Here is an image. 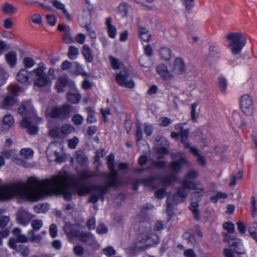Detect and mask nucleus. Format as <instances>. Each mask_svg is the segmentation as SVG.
<instances>
[{
	"label": "nucleus",
	"instance_id": "f257e3e1",
	"mask_svg": "<svg viewBox=\"0 0 257 257\" xmlns=\"http://www.w3.org/2000/svg\"><path fill=\"white\" fill-rule=\"evenodd\" d=\"M107 164L111 173L106 175L107 182L103 184H93L89 187L78 180H71L66 172L60 173L57 176H53L51 179L39 181L37 178L30 177L29 183L37 185L39 200L42 197L53 194H61L67 201L71 199L73 190L79 196H83L92 191L89 201L96 203L99 199L104 201V196L110 187L119 184L117 172L114 170V155L110 154L106 157Z\"/></svg>",
	"mask_w": 257,
	"mask_h": 257
},
{
	"label": "nucleus",
	"instance_id": "f03ea898",
	"mask_svg": "<svg viewBox=\"0 0 257 257\" xmlns=\"http://www.w3.org/2000/svg\"><path fill=\"white\" fill-rule=\"evenodd\" d=\"M18 181L14 183L0 186V200H10L15 197L27 199L30 201L39 200L37 185Z\"/></svg>",
	"mask_w": 257,
	"mask_h": 257
},
{
	"label": "nucleus",
	"instance_id": "7ed1b4c3",
	"mask_svg": "<svg viewBox=\"0 0 257 257\" xmlns=\"http://www.w3.org/2000/svg\"><path fill=\"white\" fill-rule=\"evenodd\" d=\"M139 231L137 243L138 247L146 248L159 242V236L155 233H151V225L149 222H141L139 227Z\"/></svg>",
	"mask_w": 257,
	"mask_h": 257
},
{
	"label": "nucleus",
	"instance_id": "20e7f679",
	"mask_svg": "<svg viewBox=\"0 0 257 257\" xmlns=\"http://www.w3.org/2000/svg\"><path fill=\"white\" fill-rule=\"evenodd\" d=\"M225 39L227 41L228 47L233 55L240 54L243 47L246 44V38L241 32H230L225 35Z\"/></svg>",
	"mask_w": 257,
	"mask_h": 257
},
{
	"label": "nucleus",
	"instance_id": "39448f33",
	"mask_svg": "<svg viewBox=\"0 0 257 257\" xmlns=\"http://www.w3.org/2000/svg\"><path fill=\"white\" fill-rule=\"evenodd\" d=\"M45 67L43 63L38 64V67L33 70L32 72L37 77L34 81V85L39 87L50 86L51 84V80L45 73Z\"/></svg>",
	"mask_w": 257,
	"mask_h": 257
},
{
	"label": "nucleus",
	"instance_id": "423d86ee",
	"mask_svg": "<svg viewBox=\"0 0 257 257\" xmlns=\"http://www.w3.org/2000/svg\"><path fill=\"white\" fill-rule=\"evenodd\" d=\"M72 107L68 104H64L61 107H54L52 108H47L46 110L47 115L52 118L64 119L68 117L72 110Z\"/></svg>",
	"mask_w": 257,
	"mask_h": 257
},
{
	"label": "nucleus",
	"instance_id": "0eeeda50",
	"mask_svg": "<svg viewBox=\"0 0 257 257\" xmlns=\"http://www.w3.org/2000/svg\"><path fill=\"white\" fill-rule=\"evenodd\" d=\"M224 236L223 240L224 242H228L231 247H234V252L238 255L244 254L245 250L242 247L240 239H236L231 240L230 236L226 233H223Z\"/></svg>",
	"mask_w": 257,
	"mask_h": 257
},
{
	"label": "nucleus",
	"instance_id": "6e6552de",
	"mask_svg": "<svg viewBox=\"0 0 257 257\" xmlns=\"http://www.w3.org/2000/svg\"><path fill=\"white\" fill-rule=\"evenodd\" d=\"M129 73L126 70L123 69L116 76L117 83L121 86L126 88H133L135 86V83L133 80H128Z\"/></svg>",
	"mask_w": 257,
	"mask_h": 257
},
{
	"label": "nucleus",
	"instance_id": "1a4fd4ad",
	"mask_svg": "<svg viewBox=\"0 0 257 257\" xmlns=\"http://www.w3.org/2000/svg\"><path fill=\"white\" fill-rule=\"evenodd\" d=\"M240 105L242 112L244 114L250 115L253 113L252 100L248 95L245 94L241 97Z\"/></svg>",
	"mask_w": 257,
	"mask_h": 257
},
{
	"label": "nucleus",
	"instance_id": "9d476101",
	"mask_svg": "<svg viewBox=\"0 0 257 257\" xmlns=\"http://www.w3.org/2000/svg\"><path fill=\"white\" fill-rule=\"evenodd\" d=\"M33 121L32 117H25L20 122L21 127L27 128V132L30 135H35L38 131L37 126Z\"/></svg>",
	"mask_w": 257,
	"mask_h": 257
},
{
	"label": "nucleus",
	"instance_id": "9b49d317",
	"mask_svg": "<svg viewBox=\"0 0 257 257\" xmlns=\"http://www.w3.org/2000/svg\"><path fill=\"white\" fill-rule=\"evenodd\" d=\"M186 70V65L184 60L179 57L176 58L173 62L172 72L177 75L182 74Z\"/></svg>",
	"mask_w": 257,
	"mask_h": 257
},
{
	"label": "nucleus",
	"instance_id": "f8f14e48",
	"mask_svg": "<svg viewBox=\"0 0 257 257\" xmlns=\"http://www.w3.org/2000/svg\"><path fill=\"white\" fill-rule=\"evenodd\" d=\"M33 217L31 214L24 209H20L17 214V221L23 225H27Z\"/></svg>",
	"mask_w": 257,
	"mask_h": 257
},
{
	"label": "nucleus",
	"instance_id": "ddd939ff",
	"mask_svg": "<svg viewBox=\"0 0 257 257\" xmlns=\"http://www.w3.org/2000/svg\"><path fill=\"white\" fill-rule=\"evenodd\" d=\"M157 73L164 79L169 80L173 79L174 75L168 68L167 65L161 64L156 68Z\"/></svg>",
	"mask_w": 257,
	"mask_h": 257
},
{
	"label": "nucleus",
	"instance_id": "4468645a",
	"mask_svg": "<svg viewBox=\"0 0 257 257\" xmlns=\"http://www.w3.org/2000/svg\"><path fill=\"white\" fill-rule=\"evenodd\" d=\"M186 165L189 166L188 162L184 158H181L179 160L172 162L170 165V170L174 173H177L181 171L183 165Z\"/></svg>",
	"mask_w": 257,
	"mask_h": 257
},
{
	"label": "nucleus",
	"instance_id": "2eb2a0df",
	"mask_svg": "<svg viewBox=\"0 0 257 257\" xmlns=\"http://www.w3.org/2000/svg\"><path fill=\"white\" fill-rule=\"evenodd\" d=\"M91 20V12L89 10L83 11L79 17V21L82 27H85L90 25Z\"/></svg>",
	"mask_w": 257,
	"mask_h": 257
},
{
	"label": "nucleus",
	"instance_id": "dca6fc26",
	"mask_svg": "<svg viewBox=\"0 0 257 257\" xmlns=\"http://www.w3.org/2000/svg\"><path fill=\"white\" fill-rule=\"evenodd\" d=\"M32 72H29L25 68L20 69L16 75L17 80L21 83H27L30 84L29 75Z\"/></svg>",
	"mask_w": 257,
	"mask_h": 257
},
{
	"label": "nucleus",
	"instance_id": "f3484780",
	"mask_svg": "<svg viewBox=\"0 0 257 257\" xmlns=\"http://www.w3.org/2000/svg\"><path fill=\"white\" fill-rule=\"evenodd\" d=\"M63 229L69 237H77L79 232V230L77 229L74 225L70 223H66L63 227Z\"/></svg>",
	"mask_w": 257,
	"mask_h": 257
},
{
	"label": "nucleus",
	"instance_id": "a211bd4d",
	"mask_svg": "<svg viewBox=\"0 0 257 257\" xmlns=\"http://www.w3.org/2000/svg\"><path fill=\"white\" fill-rule=\"evenodd\" d=\"M183 185L188 188L190 190H193L192 194L194 195L200 194L203 192L204 189L201 187H198L195 183L191 181L185 179L183 180Z\"/></svg>",
	"mask_w": 257,
	"mask_h": 257
},
{
	"label": "nucleus",
	"instance_id": "6ab92c4d",
	"mask_svg": "<svg viewBox=\"0 0 257 257\" xmlns=\"http://www.w3.org/2000/svg\"><path fill=\"white\" fill-rule=\"evenodd\" d=\"M17 102V99L15 96L8 95L4 99L1 106L3 108L8 109L16 104Z\"/></svg>",
	"mask_w": 257,
	"mask_h": 257
},
{
	"label": "nucleus",
	"instance_id": "aec40b11",
	"mask_svg": "<svg viewBox=\"0 0 257 257\" xmlns=\"http://www.w3.org/2000/svg\"><path fill=\"white\" fill-rule=\"evenodd\" d=\"M51 2L53 6L57 9L62 11L63 14L65 16L68 21H71V15L68 13L67 10L65 9V5L57 0H51Z\"/></svg>",
	"mask_w": 257,
	"mask_h": 257
},
{
	"label": "nucleus",
	"instance_id": "412c9836",
	"mask_svg": "<svg viewBox=\"0 0 257 257\" xmlns=\"http://www.w3.org/2000/svg\"><path fill=\"white\" fill-rule=\"evenodd\" d=\"M5 59L10 66L14 67L17 62V54L15 51H11L5 55Z\"/></svg>",
	"mask_w": 257,
	"mask_h": 257
},
{
	"label": "nucleus",
	"instance_id": "4be33fe9",
	"mask_svg": "<svg viewBox=\"0 0 257 257\" xmlns=\"http://www.w3.org/2000/svg\"><path fill=\"white\" fill-rule=\"evenodd\" d=\"M14 123V119L12 115L6 114L3 117L2 127L4 130H9Z\"/></svg>",
	"mask_w": 257,
	"mask_h": 257
},
{
	"label": "nucleus",
	"instance_id": "5701e85b",
	"mask_svg": "<svg viewBox=\"0 0 257 257\" xmlns=\"http://www.w3.org/2000/svg\"><path fill=\"white\" fill-rule=\"evenodd\" d=\"M190 152H191L193 155L197 157V162L202 166H205L206 165V160L204 157L201 155L199 152L197 148L195 147H190Z\"/></svg>",
	"mask_w": 257,
	"mask_h": 257
},
{
	"label": "nucleus",
	"instance_id": "b1692460",
	"mask_svg": "<svg viewBox=\"0 0 257 257\" xmlns=\"http://www.w3.org/2000/svg\"><path fill=\"white\" fill-rule=\"evenodd\" d=\"M2 10L3 13L8 15H12L14 14L18 10L16 7L9 3H5L3 4Z\"/></svg>",
	"mask_w": 257,
	"mask_h": 257
},
{
	"label": "nucleus",
	"instance_id": "393cba45",
	"mask_svg": "<svg viewBox=\"0 0 257 257\" xmlns=\"http://www.w3.org/2000/svg\"><path fill=\"white\" fill-rule=\"evenodd\" d=\"M36 231L30 230L28 232V241H31L36 243H40L42 239V237L40 234L35 233Z\"/></svg>",
	"mask_w": 257,
	"mask_h": 257
},
{
	"label": "nucleus",
	"instance_id": "a878e982",
	"mask_svg": "<svg viewBox=\"0 0 257 257\" xmlns=\"http://www.w3.org/2000/svg\"><path fill=\"white\" fill-rule=\"evenodd\" d=\"M111 19L107 18L106 20L105 24L107 26V31L109 36L111 38H115L116 34V29L111 24Z\"/></svg>",
	"mask_w": 257,
	"mask_h": 257
},
{
	"label": "nucleus",
	"instance_id": "bb28decb",
	"mask_svg": "<svg viewBox=\"0 0 257 257\" xmlns=\"http://www.w3.org/2000/svg\"><path fill=\"white\" fill-rule=\"evenodd\" d=\"M13 233L18 242L23 243L28 242L27 237L21 233V230L19 228H15L13 230Z\"/></svg>",
	"mask_w": 257,
	"mask_h": 257
},
{
	"label": "nucleus",
	"instance_id": "cd10ccee",
	"mask_svg": "<svg viewBox=\"0 0 257 257\" xmlns=\"http://www.w3.org/2000/svg\"><path fill=\"white\" fill-rule=\"evenodd\" d=\"M82 53L85 60L89 63H91L93 60V56L91 53L90 48L87 45L83 46Z\"/></svg>",
	"mask_w": 257,
	"mask_h": 257
},
{
	"label": "nucleus",
	"instance_id": "c85d7f7f",
	"mask_svg": "<svg viewBox=\"0 0 257 257\" xmlns=\"http://www.w3.org/2000/svg\"><path fill=\"white\" fill-rule=\"evenodd\" d=\"M68 83V77L67 76H63L58 79V82L56 85V88L58 92L63 91L64 88L67 85Z\"/></svg>",
	"mask_w": 257,
	"mask_h": 257
},
{
	"label": "nucleus",
	"instance_id": "c756f323",
	"mask_svg": "<svg viewBox=\"0 0 257 257\" xmlns=\"http://www.w3.org/2000/svg\"><path fill=\"white\" fill-rule=\"evenodd\" d=\"M189 134V130L186 129L184 131H182L180 133V136L181 138V142L184 144L185 148H189L190 150V144L189 143L187 142V141L188 138V136Z\"/></svg>",
	"mask_w": 257,
	"mask_h": 257
},
{
	"label": "nucleus",
	"instance_id": "7c9ffc66",
	"mask_svg": "<svg viewBox=\"0 0 257 257\" xmlns=\"http://www.w3.org/2000/svg\"><path fill=\"white\" fill-rule=\"evenodd\" d=\"M66 97L68 101L73 104L78 103L81 99V95L76 92H68Z\"/></svg>",
	"mask_w": 257,
	"mask_h": 257
},
{
	"label": "nucleus",
	"instance_id": "2f4dec72",
	"mask_svg": "<svg viewBox=\"0 0 257 257\" xmlns=\"http://www.w3.org/2000/svg\"><path fill=\"white\" fill-rule=\"evenodd\" d=\"M219 57L218 53L217 52L213 50L210 51L206 58V61L208 62V65L210 67H212Z\"/></svg>",
	"mask_w": 257,
	"mask_h": 257
},
{
	"label": "nucleus",
	"instance_id": "473e14b6",
	"mask_svg": "<svg viewBox=\"0 0 257 257\" xmlns=\"http://www.w3.org/2000/svg\"><path fill=\"white\" fill-rule=\"evenodd\" d=\"M198 207L199 204L197 202L192 201L190 206V209L193 213L194 218L197 220L200 219V212Z\"/></svg>",
	"mask_w": 257,
	"mask_h": 257
},
{
	"label": "nucleus",
	"instance_id": "72a5a7b5",
	"mask_svg": "<svg viewBox=\"0 0 257 257\" xmlns=\"http://www.w3.org/2000/svg\"><path fill=\"white\" fill-rule=\"evenodd\" d=\"M139 31L142 40L145 42H148L150 40L151 35L146 28H140Z\"/></svg>",
	"mask_w": 257,
	"mask_h": 257
},
{
	"label": "nucleus",
	"instance_id": "f704fd0d",
	"mask_svg": "<svg viewBox=\"0 0 257 257\" xmlns=\"http://www.w3.org/2000/svg\"><path fill=\"white\" fill-rule=\"evenodd\" d=\"M2 154L6 159H11L13 161L17 159V155L14 150H4Z\"/></svg>",
	"mask_w": 257,
	"mask_h": 257
},
{
	"label": "nucleus",
	"instance_id": "c9c22d12",
	"mask_svg": "<svg viewBox=\"0 0 257 257\" xmlns=\"http://www.w3.org/2000/svg\"><path fill=\"white\" fill-rule=\"evenodd\" d=\"M79 54L78 49L74 46H70L69 48L68 57L71 60H74L77 58Z\"/></svg>",
	"mask_w": 257,
	"mask_h": 257
},
{
	"label": "nucleus",
	"instance_id": "e433bc0d",
	"mask_svg": "<svg viewBox=\"0 0 257 257\" xmlns=\"http://www.w3.org/2000/svg\"><path fill=\"white\" fill-rule=\"evenodd\" d=\"M79 240L82 242H87L93 238L92 235L89 232H80L77 237Z\"/></svg>",
	"mask_w": 257,
	"mask_h": 257
},
{
	"label": "nucleus",
	"instance_id": "4c0bfd02",
	"mask_svg": "<svg viewBox=\"0 0 257 257\" xmlns=\"http://www.w3.org/2000/svg\"><path fill=\"white\" fill-rule=\"evenodd\" d=\"M248 231L250 235L257 241V223L252 222L248 227Z\"/></svg>",
	"mask_w": 257,
	"mask_h": 257
},
{
	"label": "nucleus",
	"instance_id": "58836bf2",
	"mask_svg": "<svg viewBox=\"0 0 257 257\" xmlns=\"http://www.w3.org/2000/svg\"><path fill=\"white\" fill-rule=\"evenodd\" d=\"M160 55L162 58L165 60H169L171 57V52L170 49L167 48H162L160 49Z\"/></svg>",
	"mask_w": 257,
	"mask_h": 257
},
{
	"label": "nucleus",
	"instance_id": "ea45409f",
	"mask_svg": "<svg viewBox=\"0 0 257 257\" xmlns=\"http://www.w3.org/2000/svg\"><path fill=\"white\" fill-rule=\"evenodd\" d=\"M75 128L69 124H64L61 128V133L62 134L67 135L73 132Z\"/></svg>",
	"mask_w": 257,
	"mask_h": 257
},
{
	"label": "nucleus",
	"instance_id": "a19ab883",
	"mask_svg": "<svg viewBox=\"0 0 257 257\" xmlns=\"http://www.w3.org/2000/svg\"><path fill=\"white\" fill-rule=\"evenodd\" d=\"M118 11L121 18L126 17L127 14V4L123 3L118 7Z\"/></svg>",
	"mask_w": 257,
	"mask_h": 257
},
{
	"label": "nucleus",
	"instance_id": "79ce46f5",
	"mask_svg": "<svg viewBox=\"0 0 257 257\" xmlns=\"http://www.w3.org/2000/svg\"><path fill=\"white\" fill-rule=\"evenodd\" d=\"M76 159L80 163H85L87 161V157L84 152L81 150L77 151L76 152Z\"/></svg>",
	"mask_w": 257,
	"mask_h": 257
},
{
	"label": "nucleus",
	"instance_id": "37998d69",
	"mask_svg": "<svg viewBox=\"0 0 257 257\" xmlns=\"http://www.w3.org/2000/svg\"><path fill=\"white\" fill-rule=\"evenodd\" d=\"M158 179L156 176H151L145 179H140L138 181L139 182L142 183L146 186H153L154 182Z\"/></svg>",
	"mask_w": 257,
	"mask_h": 257
},
{
	"label": "nucleus",
	"instance_id": "c03bdc74",
	"mask_svg": "<svg viewBox=\"0 0 257 257\" xmlns=\"http://www.w3.org/2000/svg\"><path fill=\"white\" fill-rule=\"evenodd\" d=\"M71 30L67 29L66 30V33H64L63 35V40L64 42L67 44H70L74 42L73 38L71 37Z\"/></svg>",
	"mask_w": 257,
	"mask_h": 257
},
{
	"label": "nucleus",
	"instance_id": "a18cd8bd",
	"mask_svg": "<svg viewBox=\"0 0 257 257\" xmlns=\"http://www.w3.org/2000/svg\"><path fill=\"white\" fill-rule=\"evenodd\" d=\"M227 81L224 77H219L218 79V86L220 91L225 93L227 89Z\"/></svg>",
	"mask_w": 257,
	"mask_h": 257
},
{
	"label": "nucleus",
	"instance_id": "49530a36",
	"mask_svg": "<svg viewBox=\"0 0 257 257\" xmlns=\"http://www.w3.org/2000/svg\"><path fill=\"white\" fill-rule=\"evenodd\" d=\"M43 221L42 220L34 219L31 222V226L32 227V230L38 231L43 226Z\"/></svg>",
	"mask_w": 257,
	"mask_h": 257
},
{
	"label": "nucleus",
	"instance_id": "de8ad7c7",
	"mask_svg": "<svg viewBox=\"0 0 257 257\" xmlns=\"http://www.w3.org/2000/svg\"><path fill=\"white\" fill-rule=\"evenodd\" d=\"M23 63L25 66V68H32L35 65V61L31 57H25L23 59Z\"/></svg>",
	"mask_w": 257,
	"mask_h": 257
},
{
	"label": "nucleus",
	"instance_id": "09e8293b",
	"mask_svg": "<svg viewBox=\"0 0 257 257\" xmlns=\"http://www.w3.org/2000/svg\"><path fill=\"white\" fill-rule=\"evenodd\" d=\"M197 106V104L196 103H193L191 104V118L193 122H196L197 120L198 115L196 111Z\"/></svg>",
	"mask_w": 257,
	"mask_h": 257
},
{
	"label": "nucleus",
	"instance_id": "8fccbe9b",
	"mask_svg": "<svg viewBox=\"0 0 257 257\" xmlns=\"http://www.w3.org/2000/svg\"><path fill=\"white\" fill-rule=\"evenodd\" d=\"M135 136L136 137V140L137 142L142 140L143 132L142 131L141 125L140 123H138L137 124Z\"/></svg>",
	"mask_w": 257,
	"mask_h": 257
},
{
	"label": "nucleus",
	"instance_id": "3c124183",
	"mask_svg": "<svg viewBox=\"0 0 257 257\" xmlns=\"http://www.w3.org/2000/svg\"><path fill=\"white\" fill-rule=\"evenodd\" d=\"M18 251L23 256H28L30 254V249L26 245H21L18 248Z\"/></svg>",
	"mask_w": 257,
	"mask_h": 257
},
{
	"label": "nucleus",
	"instance_id": "603ef678",
	"mask_svg": "<svg viewBox=\"0 0 257 257\" xmlns=\"http://www.w3.org/2000/svg\"><path fill=\"white\" fill-rule=\"evenodd\" d=\"M103 254L107 256H110L116 254V251L112 246H107L102 250Z\"/></svg>",
	"mask_w": 257,
	"mask_h": 257
},
{
	"label": "nucleus",
	"instance_id": "864d4df0",
	"mask_svg": "<svg viewBox=\"0 0 257 257\" xmlns=\"http://www.w3.org/2000/svg\"><path fill=\"white\" fill-rule=\"evenodd\" d=\"M187 189H188L187 187L183 185V181L182 184V187L178 189L177 194L181 198H186L187 196L188 192Z\"/></svg>",
	"mask_w": 257,
	"mask_h": 257
},
{
	"label": "nucleus",
	"instance_id": "5fc2aeb1",
	"mask_svg": "<svg viewBox=\"0 0 257 257\" xmlns=\"http://www.w3.org/2000/svg\"><path fill=\"white\" fill-rule=\"evenodd\" d=\"M8 77L9 74L3 69H0V86L5 83Z\"/></svg>",
	"mask_w": 257,
	"mask_h": 257
},
{
	"label": "nucleus",
	"instance_id": "6e6d98bb",
	"mask_svg": "<svg viewBox=\"0 0 257 257\" xmlns=\"http://www.w3.org/2000/svg\"><path fill=\"white\" fill-rule=\"evenodd\" d=\"M9 90L11 93V95L15 96L16 97L18 95L20 90V87L17 85H12L9 86Z\"/></svg>",
	"mask_w": 257,
	"mask_h": 257
},
{
	"label": "nucleus",
	"instance_id": "4d7b16f0",
	"mask_svg": "<svg viewBox=\"0 0 257 257\" xmlns=\"http://www.w3.org/2000/svg\"><path fill=\"white\" fill-rule=\"evenodd\" d=\"M224 229L227 230L229 233H233L235 230V227L233 223L231 222H227L223 224Z\"/></svg>",
	"mask_w": 257,
	"mask_h": 257
},
{
	"label": "nucleus",
	"instance_id": "13d9d810",
	"mask_svg": "<svg viewBox=\"0 0 257 257\" xmlns=\"http://www.w3.org/2000/svg\"><path fill=\"white\" fill-rule=\"evenodd\" d=\"M78 142V138L76 137H74L72 139L68 140V147L71 149H74L76 148Z\"/></svg>",
	"mask_w": 257,
	"mask_h": 257
},
{
	"label": "nucleus",
	"instance_id": "bf43d9fd",
	"mask_svg": "<svg viewBox=\"0 0 257 257\" xmlns=\"http://www.w3.org/2000/svg\"><path fill=\"white\" fill-rule=\"evenodd\" d=\"M20 154L24 158H29L33 156V152L30 149H23L21 150Z\"/></svg>",
	"mask_w": 257,
	"mask_h": 257
},
{
	"label": "nucleus",
	"instance_id": "052dcab7",
	"mask_svg": "<svg viewBox=\"0 0 257 257\" xmlns=\"http://www.w3.org/2000/svg\"><path fill=\"white\" fill-rule=\"evenodd\" d=\"M175 176L174 175H171L166 176L163 178L160 179L161 182L164 184H170L172 181L175 180Z\"/></svg>",
	"mask_w": 257,
	"mask_h": 257
},
{
	"label": "nucleus",
	"instance_id": "680f3d73",
	"mask_svg": "<svg viewBox=\"0 0 257 257\" xmlns=\"http://www.w3.org/2000/svg\"><path fill=\"white\" fill-rule=\"evenodd\" d=\"M110 61H111L112 67L114 69H118L120 68V62L117 59H116L110 56L109 57Z\"/></svg>",
	"mask_w": 257,
	"mask_h": 257
},
{
	"label": "nucleus",
	"instance_id": "e2e57ef3",
	"mask_svg": "<svg viewBox=\"0 0 257 257\" xmlns=\"http://www.w3.org/2000/svg\"><path fill=\"white\" fill-rule=\"evenodd\" d=\"M87 111L88 113L87 118V121L88 122L90 123H93L96 121V119H95L94 117V113L92 110V109L88 107L87 108Z\"/></svg>",
	"mask_w": 257,
	"mask_h": 257
},
{
	"label": "nucleus",
	"instance_id": "0e129e2a",
	"mask_svg": "<svg viewBox=\"0 0 257 257\" xmlns=\"http://www.w3.org/2000/svg\"><path fill=\"white\" fill-rule=\"evenodd\" d=\"M72 120L75 125H78L82 123L83 118L79 114H77L73 116L72 117Z\"/></svg>",
	"mask_w": 257,
	"mask_h": 257
},
{
	"label": "nucleus",
	"instance_id": "69168bd1",
	"mask_svg": "<svg viewBox=\"0 0 257 257\" xmlns=\"http://www.w3.org/2000/svg\"><path fill=\"white\" fill-rule=\"evenodd\" d=\"M152 165L155 168L161 169L163 168L166 166V162L164 161L153 160L152 161Z\"/></svg>",
	"mask_w": 257,
	"mask_h": 257
},
{
	"label": "nucleus",
	"instance_id": "338daca9",
	"mask_svg": "<svg viewBox=\"0 0 257 257\" xmlns=\"http://www.w3.org/2000/svg\"><path fill=\"white\" fill-rule=\"evenodd\" d=\"M29 106V104L28 103H22L18 109V112L20 114H24L25 113H26L28 111Z\"/></svg>",
	"mask_w": 257,
	"mask_h": 257
},
{
	"label": "nucleus",
	"instance_id": "774afa93",
	"mask_svg": "<svg viewBox=\"0 0 257 257\" xmlns=\"http://www.w3.org/2000/svg\"><path fill=\"white\" fill-rule=\"evenodd\" d=\"M31 21L35 24L40 25L42 24L41 16L39 14H35L31 16Z\"/></svg>",
	"mask_w": 257,
	"mask_h": 257
}]
</instances>
